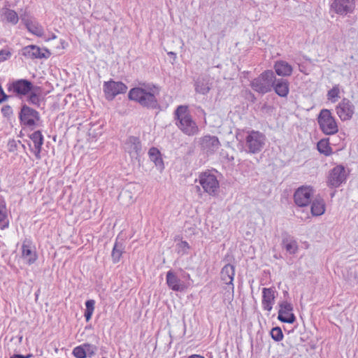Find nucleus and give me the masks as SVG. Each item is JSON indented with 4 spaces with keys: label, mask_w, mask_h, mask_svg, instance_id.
Returning <instances> with one entry per match:
<instances>
[{
    "label": "nucleus",
    "mask_w": 358,
    "mask_h": 358,
    "mask_svg": "<svg viewBox=\"0 0 358 358\" xmlns=\"http://www.w3.org/2000/svg\"><path fill=\"white\" fill-rule=\"evenodd\" d=\"M159 94V88L152 84H142L141 86L130 90L128 96L130 100L138 103L148 108L158 106L157 96Z\"/></svg>",
    "instance_id": "obj_1"
},
{
    "label": "nucleus",
    "mask_w": 358,
    "mask_h": 358,
    "mask_svg": "<svg viewBox=\"0 0 358 358\" xmlns=\"http://www.w3.org/2000/svg\"><path fill=\"white\" fill-rule=\"evenodd\" d=\"M176 124L186 135L194 136L199 127L190 115L187 106H179L175 111Z\"/></svg>",
    "instance_id": "obj_2"
},
{
    "label": "nucleus",
    "mask_w": 358,
    "mask_h": 358,
    "mask_svg": "<svg viewBox=\"0 0 358 358\" xmlns=\"http://www.w3.org/2000/svg\"><path fill=\"white\" fill-rule=\"evenodd\" d=\"M266 141V137L263 133L255 130L247 131L244 141L245 151L249 154H257L264 149Z\"/></svg>",
    "instance_id": "obj_3"
},
{
    "label": "nucleus",
    "mask_w": 358,
    "mask_h": 358,
    "mask_svg": "<svg viewBox=\"0 0 358 358\" xmlns=\"http://www.w3.org/2000/svg\"><path fill=\"white\" fill-rule=\"evenodd\" d=\"M275 81L274 73L271 70H266L251 80L250 87L254 91L264 94L271 91Z\"/></svg>",
    "instance_id": "obj_4"
},
{
    "label": "nucleus",
    "mask_w": 358,
    "mask_h": 358,
    "mask_svg": "<svg viewBox=\"0 0 358 358\" xmlns=\"http://www.w3.org/2000/svg\"><path fill=\"white\" fill-rule=\"evenodd\" d=\"M317 122L320 129L326 135H333L338 131L337 122L328 109L321 110L317 117Z\"/></svg>",
    "instance_id": "obj_5"
},
{
    "label": "nucleus",
    "mask_w": 358,
    "mask_h": 358,
    "mask_svg": "<svg viewBox=\"0 0 358 358\" xmlns=\"http://www.w3.org/2000/svg\"><path fill=\"white\" fill-rule=\"evenodd\" d=\"M199 184L203 191L209 195H215L219 189L220 185L217 177L210 171L201 173L199 176Z\"/></svg>",
    "instance_id": "obj_6"
},
{
    "label": "nucleus",
    "mask_w": 358,
    "mask_h": 358,
    "mask_svg": "<svg viewBox=\"0 0 358 358\" xmlns=\"http://www.w3.org/2000/svg\"><path fill=\"white\" fill-rule=\"evenodd\" d=\"M33 88L31 82L25 79H20L7 84V91L12 96L21 97L27 95Z\"/></svg>",
    "instance_id": "obj_7"
},
{
    "label": "nucleus",
    "mask_w": 358,
    "mask_h": 358,
    "mask_svg": "<svg viewBox=\"0 0 358 358\" xmlns=\"http://www.w3.org/2000/svg\"><path fill=\"white\" fill-rule=\"evenodd\" d=\"M103 90L106 99L111 101L117 95L125 93L127 90V87L122 82H115L110 80L103 83Z\"/></svg>",
    "instance_id": "obj_8"
},
{
    "label": "nucleus",
    "mask_w": 358,
    "mask_h": 358,
    "mask_svg": "<svg viewBox=\"0 0 358 358\" xmlns=\"http://www.w3.org/2000/svg\"><path fill=\"white\" fill-rule=\"evenodd\" d=\"M347 178V171L342 165L334 167L329 173L327 184L331 187H338L345 182Z\"/></svg>",
    "instance_id": "obj_9"
},
{
    "label": "nucleus",
    "mask_w": 358,
    "mask_h": 358,
    "mask_svg": "<svg viewBox=\"0 0 358 358\" xmlns=\"http://www.w3.org/2000/svg\"><path fill=\"white\" fill-rule=\"evenodd\" d=\"M356 0H334L330 10L340 15H347L354 12Z\"/></svg>",
    "instance_id": "obj_10"
},
{
    "label": "nucleus",
    "mask_w": 358,
    "mask_h": 358,
    "mask_svg": "<svg viewBox=\"0 0 358 358\" xmlns=\"http://www.w3.org/2000/svg\"><path fill=\"white\" fill-rule=\"evenodd\" d=\"M313 189L310 186L299 187L294 192V203L299 207L308 206L313 199Z\"/></svg>",
    "instance_id": "obj_11"
},
{
    "label": "nucleus",
    "mask_w": 358,
    "mask_h": 358,
    "mask_svg": "<svg viewBox=\"0 0 358 358\" xmlns=\"http://www.w3.org/2000/svg\"><path fill=\"white\" fill-rule=\"evenodd\" d=\"M355 110L354 104L347 98H343L336 106V112L341 120L352 119Z\"/></svg>",
    "instance_id": "obj_12"
},
{
    "label": "nucleus",
    "mask_w": 358,
    "mask_h": 358,
    "mask_svg": "<svg viewBox=\"0 0 358 358\" xmlns=\"http://www.w3.org/2000/svg\"><path fill=\"white\" fill-rule=\"evenodd\" d=\"M22 55L27 59H47L51 53L46 48H41L37 45H27L22 49Z\"/></svg>",
    "instance_id": "obj_13"
},
{
    "label": "nucleus",
    "mask_w": 358,
    "mask_h": 358,
    "mask_svg": "<svg viewBox=\"0 0 358 358\" xmlns=\"http://www.w3.org/2000/svg\"><path fill=\"white\" fill-rule=\"evenodd\" d=\"M235 275V268L231 264L225 265L221 271L220 275L222 281L228 286L227 292L231 295V299L234 296V286L233 284L234 278Z\"/></svg>",
    "instance_id": "obj_14"
},
{
    "label": "nucleus",
    "mask_w": 358,
    "mask_h": 358,
    "mask_svg": "<svg viewBox=\"0 0 358 358\" xmlns=\"http://www.w3.org/2000/svg\"><path fill=\"white\" fill-rule=\"evenodd\" d=\"M20 119L24 125L31 127L39 120V114L34 109L24 105L20 113Z\"/></svg>",
    "instance_id": "obj_15"
},
{
    "label": "nucleus",
    "mask_w": 358,
    "mask_h": 358,
    "mask_svg": "<svg viewBox=\"0 0 358 358\" xmlns=\"http://www.w3.org/2000/svg\"><path fill=\"white\" fill-rule=\"evenodd\" d=\"M278 319L282 322L292 324L296 320V317L293 313V306L287 301H282L279 305Z\"/></svg>",
    "instance_id": "obj_16"
},
{
    "label": "nucleus",
    "mask_w": 358,
    "mask_h": 358,
    "mask_svg": "<svg viewBox=\"0 0 358 358\" xmlns=\"http://www.w3.org/2000/svg\"><path fill=\"white\" fill-rule=\"evenodd\" d=\"M201 149L207 154L216 152L220 148V143L217 136L206 135L199 140Z\"/></svg>",
    "instance_id": "obj_17"
},
{
    "label": "nucleus",
    "mask_w": 358,
    "mask_h": 358,
    "mask_svg": "<svg viewBox=\"0 0 358 358\" xmlns=\"http://www.w3.org/2000/svg\"><path fill=\"white\" fill-rule=\"evenodd\" d=\"M124 148L131 158H137L141 151V144L137 137L129 136L124 143Z\"/></svg>",
    "instance_id": "obj_18"
},
{
    "label": "nucleus",
    "mask_w": 358,
    "mask_h": 358,
    "mask_svg": "<svg viewBox=\"0 0 358 358\" xmlns=\"http://www.w3.org/2000/svg\"><path fill=\"white\" fill-rule=\"evenodd\" d=\"M166 278L168 286L173 291L182 292L187 288L184 282L179 279L172 271L167 272Z\"/></svg>",
    "instance_id": "obj_19"
},
{
    "label": "nucleus",
    "mask_w": 358,
    "mask_h": 358,
    "mask_svg": "<svg viewBox=\"0 0 358 358\" xmlns=\"http://www.w3.org/2000/svg\"><path fill=\"white\" fill-rule=\"evenodd\" d=\"M29 137L34 143V148H31V150L34 153L36 158L40 159L43 136L40 131H36L33 132Z\"/></svg>",
    "instance_id": "obj_20"
},
{
    "label": "nucleus",
    "mask_w": 358,
    "mask_h": 358,
    "mask_svg": "<svg viewBox=\"0 0 358 358\" xmlns=\"http://www.w3.org/2000/svg\"><path fill=\"white\" fill-rule=\"evenodd\" d=\"M275 298L273 288H264L262 290V306L264 309L271 311L275 302Z\"/></svg>",
    "instance_id": "obj_21"
},
{
    "label": "nucleus",
    "mask_w": 358,
    "mask_h": 358,
    "mask_svg": "<svg viewBox=\"0 0 358 358\" xmlns=\"http://www.w3.org/2000/svg\"><path fill=\"white\" fill-rule=\"evenodd\" d=\"M22 21L24 22L28 31L34 35L41 36L43 34V29L39 23L31 19H27L22 17Z\"/></svg>",
    "instance_id": "obj_22"
},
{
    "label": "nucleus",
    "mask_w": 358,
    "mask_h": 358,
    "mask_svg": "<svg viewBox=\"0 0 358 358\" xmlns=\"http://www.w3.org/2000/svg\"><path fill=\"white\" fill-rule=\"evenodd\" d=\"M195 91L201 94H206L210 90L211 83L207 77H199L194 84Z\"/></svg>",
    "instance_id": "obj_23"
},
{
    "label": "nucleus",
    "mask_w": 358,
    "mask_h": 358,
    "mask_svg": "<svg viewBox=\"0 0 358 358\" xmlns=\"http://www.w3.org/2000/svg\"><path fill=\"white\" fill-rule=\"evenodd\" d=\"M275 73L280 76H289L292 73V67L285 61H277L274 65Z\"/></svg>",
    "instance_id": "obj_24"
},
{
    "label": "nucleus",
    "mask_w": 358,
    "mask_h": 358,
    "mask_svg": "<svg viewBox=\"0 0 358 358\" xmlns=\"http://www.w3.org/2000/svg\"><path fill=\"white\" fill-rule=\"evenodd\" d=\"M273 87L275 93L280 96L285 97L289 93V83L287 80L275 78V84Z\"/></svg>",
    "instance_id": "obj_25"
},
{
    "label": "nucleus",
    "mask_w": 358,
    "mask_h": 358,
    "mask_svg": "<svg viewBox=\"0 0 358 358\" xmlns=\"http://www.w3.org/2000/svg\"><path fill=\"white\" fill-rule=\"evenodd\" d=\"M311 213L314 216H319L322 215L325 211V205L323 199L320 198H315L312 199Z\"/></svg>",
    "instance_id": "obj_26"
},
{
    "label": "nucleus",
    "mask_w": 358,
    "mask_h": 358,
    "mask_svg": "<svg viewBox=\"0 0 358 358\" xmlns=\"http://www.w3.org/2000/svg\"><path fill=\"white\" fill-rule=\"evenodd\" d=\"M149 156L151 161H152L156 166L159 169H164L163 160L161 157V154L159 150L156 148H151L149 150Z\"/></svg>",
    "instance_id": "obj_27"
},
{
    "label": "nucleus",
    "mask_w": 358,
    "mask_h": 358,
    "mask_svg": "<svg viewBox=\"0 0 358 358\" xmlns=\"http://www.w3.org/2000/svg\"><path fill=\"white\" fill-rule=\"evenodd\" d=\"M22 257L29 264L34 263L37 258L35 248H22Z\"/></svg>",
    "instance_id": "obj_28"
},
{
    "label": "nucleus",
    "mask_w": 358,
    "mask_h": 358,
    "mask_svg": "<svg viewBox=\"0 0 358 358\" xmlns=\"http://www.w3.org/2000/svg\"><path fill=\"white\" fill-rule=\"evenodd\" d=\"M317 150L320 153L329 156L332 153V149L329 146V139H322L317 143Z\"/></svg>",
    "instance_id": "obj_29"
},
{
    "label": "nucleus",
    "mask_w": 358,
    "mask_h": 358,
    "mask_svg": "<svg viewBox=\"0 0 358 358\" xmlns=\"http://www.w3.org/2000/svg\"><path fill=\"white\" fill-rule=\"evenodd\" d=\"M340 87L338 85H334L327 94V99L331 103H336L340 99Z\"/></svg>",
    "instance_id": "obj_30"
},
{
    "label": "nucleus",
    "mask_w": 358,
    "mask_h": 358,
    "mask_svg": "<svg viewBox=\"0 0 358 358\" xmlns=\"http://www.w3.org/2000/svg\"><path fill=\"white\" fill-rule=\"evenodd\" d=\"M3 16L8 22L13 25L16 24L19 21L18 15L15 10L11 9H6L3 12Z\"/></svg>",
    "instance_id": "obj_31"
},
{
    "label": "nucleus",
    "mask_w": 358,
    "mask_h": 358,
    "mask_svg": "<svg viewBox=\"0 0 358 358\" xmlns=\"http://www.w3.org/2000/svg\"><path fill=\"white\" fill-rule=\"evenodd\" d=\"M271 338L275 341H280L283 338V334L280 327H274L271 331Z\"/></svg>",
    "instance_id": "obj_32"
},
{
    "label": "nucleus",
    "mask_w": 358,
    "mask_h": 358,
    "mask_svg": "<svg viewBox=\"0 0 358 358\" xmlns=\"http://www.w3.org/2000/svg\"><path fill=\"white\" fill-rule=\"evenodd\" d=\"M83 345V348L85 350V354L86 357L87 356L92 357L97 350V348L94 345L90 344V343H84Z\"/></svg>",
    "instance_id": "obj_33"
},
{
    "label": "nucleus",
    "mask_w": 358,
    "mask_h": 358,
    "mask_svg": "<svg viewBox=\"0 0 358 358\" xmlns=\"http://www.w3.org/2000/svg\"><path fill=\"white\" fill-rule=\"evenodd\" d=\"M282 246H295L296 245V241L293 238L292 236L284 234L282 235Z\"/></svg>",
    "instance_id": "obj_34"
},
{
    "label": "nucleus",
    "mask_w": 358,
    "mask_h": 358,
    "mask_svg": "<svg viewBox=\"0 0 358 358\" xmlns=\"http://www.w3.org/2000/svg\"><path fill=\"white\" fill-rule=\"evenodd\" d=\"M119 198L122 200L128 199V201H127L128 204L133 203L134 201V196H133L131 192L127 189L123 190L122 192H121V193L120 194Z\"/></svg>",
    "instance_id": "obj_35"
},
{
    "label": "nucleus",
    "mask_w": 358,
    "mask_h": 358,
    "mask_svg": "<svg viewBox=\"0 0 358 358\" xmlns=\"http://www.w3.org/2000/svg\"><path fill=\"white\" fill-rule=\"evenodd\" d=\"M122 252V248H113L111 256L114 263H117L120 261Z\"/></svg>",
    "instance_id": "obj_36"
},
{
    "label": "nucleus",
    "mask_w": 358,
    "mask_h": 358,
    "mask_svg": "<svg viewBox=\"0 0 358 358\" xmlns=\"http://www.w3.org/2000/svg\"><path fill=\"white\" fill-rule=\"evenodd\" d=\"M73 355L76 358H85V350L83 348V345H80L79 346L76 347L73 350Z\"/></svg>",
    "instance_id": "obj_37"
},
{
    "label": "nucleus",
    "mask_w": 358,
    "mask_h": 358,
    "mask_svg": "<svg viewBox=\"0 0 358 358\" xmlns=\"http://www.w3.org/2000/svg\"><path fill=\"white\" fill-rule=\"evenodd\" d=\"M7 218L6 203L4 201H0V222H5Z\"/></svg>",
    "instance_id": "obj_38"
},
{
    "label": "nucleus",
    "mask_w": 358,
    "mask_h": 358,
    "mask_svg": "<svg viewBox=\"0 0 358 358\" xmlns=\"http://www.w3.org/2000/svg\"><path fill=\"white\" fill-rule=\"evenodd\" d=\"M18 144H20V141L10 140L8 143V149L9 152H15V150H17Z\"/></svg>",
    "instance_id": "obj_39"
},
{
    "label": "nucleus",
    "mask_w": 358,
    "mask_h": 358,
    "mask_svg": "<svg viewBox=\"0 0 358 358\" xmlns=\"http://www.w3.org/2000/svg\"><path fill=\"white\" fill-rule=\"evenodd\" d=\"M11 55L9 50L3 49L0 50V62H4L8 59Z\"/></svg>",
    "instance_id": "obj_40"
},
{
    "label": "nucleus",
    "mask_w": 358,
    "mask_h": 358,
    "mask_svg": "<svg viewBox=\"0 0 358 358\" xmlns=\"http://www.w3.org/2000/svg\"><path fill=\"white\" fill-rule=\"evenodd\" d=\"M1 113L4 117H10L13 114L12 108L9 105H6L2 107Z\"/></svg>",
    "instance_id": "obj_41"
},
{
    "label": "nucleus",
    "mask_w": 358,
    "mask_h": 358,
    "mask_svg": "<svg viewBox=\"0 0 358 358\" xmlns=\"http://www.w3.org/2000/svg\"><path fill=\"white\" fill-rule=\"evenodd\" d=\"M29 101L32 104L38 105L40 102V99L36 93H31V94L29 96Z\"/></svg>",
    "instance_id": "obj_42"
},
{
    "label": "nucleus",
    "mask_w": 358,
    "mask_h": 358,
    "mask_svg": "<svg viewBox=\"0 0 358 358\" xmlns=\"http://www.w3.org/2000/svg\"><path fill=\"white\" fill-rule=\"evenodd\" d=\"M94 304H95L94 300H93V299L87 300L85 302V306H86V310H90V311H93L94 312Z\"/></svg>",
    "instance_id": "obj_43"
},
{
    "label": "nucleus",
    "mask_w": 358,
    "mask_h": 358,
    "mask_svg": "<svg viewBox=\"0 0 358 358\" xmlns=\"http://www.w3.org/2000/svg\"><path fill=\"white\" fill-rule=\"evenodd\" d=\"M92 314H93V311L85 310V317L87 322H88L91 319Z\"/></svg>",
    "instance_id": "obj_44"
},
{
    "label": "nucleus",
    "mask_w": 358,
    "mask_h": 358,
    "mask_svg": "<svg viewBox=\"0 0 358 358\" xmlns=\"http://www.w3.org/2000/svg\"><path fill=\"white\" fill-rule=\"evenodd\" d=\"M296 249H297V248H292V247L286 248V250L287 252H289L290 254L295 253Z\"/></svg>",
    "instance_id": "obj_45"
},
{
    "label": "nucleus",
    "mask_w": 358,
    "mask_h": 358,
    "mask_svg": "<svg viewBox=\"0 0 358 358\" xmlns=\"http://www.w3.org/2000/svg\"><path fill=\"white\" fill-rule=\"evenodd\" d=\"M187 358H205V357L200 355H192L189 356Z\"/></svg>",
    "instance_id": "obj_46"
},
{
    "label": "nucleus",
    "mask_w": 358,
    "mask_h": 358,
    "mask_svg": "<svg viewBox=\"0 0 358 358\" xmlns=\"http://www.w3.org/2000/svg\"><path fill=\"white\" fill-rule=\"evenodd\" d=\"M16 358H26V356L22 355H16Z\"/></svg>",
    "instance_id": "obj_47"
},
{
    "label": "nucleus",
    "mask_w": 358,
    "mask_h": 358,
    "mask_svg": "<svg viewBox=\"0 0 358 358\" xmlns=\"http://www.w3.org/2000/svg\"><path fill=\"white\" fill-rule=\"evenodd\" d=\"M32 356L33 355L31 354H29V355H26V358H31V357H32Z\"/></svg>",
    "instance_id": "obj_48"
},
{
    "label": "nucleus",
    "mask_w": 358,
    "mask_h": 358,
    "mask_svg": "<svg viewBox=\"0 0 358 358\" xmlns=\"http://www.w3.org/2000/svg\"><path fill=\"white\" fill-rule=\"evenodd\" d=\"M186 277H187V278H189V274H186Z\"/></svg>",
    "instance_id": "obj_49"
},
{
    "label": "nucleus",
    "mask_w": 358,
    "mask_h": 358,
    "mask_svg": "<svg viewBox=\"0 0 358 358\" xmlns=\"http://www.w3.org/2000/svg\"><path fill=\"white\" fill-rule=\"evenodd\" d=\"M115 247H117V243H115V245H114Z\"/></svg>",
    "instance_id": "obj_50"
},
{
    "label": "nucleus",
    "mask_w": 358,
    "mask_h": 358,
    "mask_svg": "<svg viewBox=\"0 0 358 358\" xmlns=\"http://www.w3.org/2000/svg\"><path fill=\"white\" fill-rule=\"evenodd\" d=\"M102 358H106V357H102Z\"/></svg>",
    "instance_id": "obj_51"
}]
</instances>
